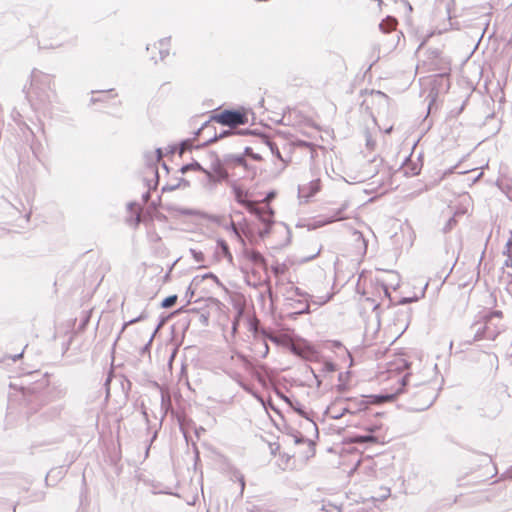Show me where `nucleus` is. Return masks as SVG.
<instances>
[{
  "mask_svg": "<svg viewBox=\"0 0 512 512\" xmlns=\"http://www.w3.org/2000/svg\"><path fill=\"white\" fill-rule=\"evenodd\" d=\"M62 41H59V42H55V43H50V44H43V48H57V47H60L62 45Z\"/></svg>",
  "mask_w": 512,
  "mask_h": 512,
  "instance_id": "46",
  "label": "nucleus"
},
{
  "mask_svg": "<svg viewBox=\"0 0 512 512\" xmlns=\"http://www.w3.org/2000/svg\"><path fill=\"white\" fill-rule=\"evenodd\" d=\"M492 408H490L488 405L486 406L484 412H485V415L487 417H491V418H494L496 416H498L502 410V406L499 402L497 401H494L492 403Z\"/></svg>",
  "mask_w": 512,
  "mask_h": 512,
  "instance_id": "20",
  "label": "nucleus"
},
{
  "mask_svg": "<svg viewBox=\"0 0 512 512\" xmlns=\"http://www.w3.org/2000/svg\"><path fill=\"white\" fill-rule=\"evenodd\" d=\"M102 101V98L91 97L90 103L95 104L96 102Z\"/></svg>",
  "mask_w": 512,
  "mask_h": 512,
  "instance_id": "52",
  "label": "nucleus"
},
{
  "mask_svg": "<svg viewBox=\"0 0 512 512\" xmlns=\"http://www.w3.org/2000/svg\"><path fill=\"white\" fill-rule=\"evenodd\" d=\"M273 271H274V273L278 274L279 273V268L278 267H274Z\"/></svg>",
  "mask_w": 512,
  "mask_h": 512,
  "instance_id": "58",
  "label": "nucleus"
},
{
  "mask_svg": "<svg viewBox=\"0 0 512 512\" xmlns=\"http://www.w3.org/2000/svg\"><path fill=\"white\" fill-rule=\"evenodd\" d=\"M146 317L144 313H141L137 318L131 319L128 322L124 323L122 330H124L128 325L134 324L140 320H143Z\"/></svg>",
  "mask_w": 512,
  "mask_h": 512,
  "instance_id": "39",
  "label": "nucleus"
},
{
  "mask_svg": "<svg viewBox=\"0 0 512 512\" xmlns=\"http://www.w3.org/2000/svg\"><path fill=\"white\" fill-rule=\"evenodd\" d=\"M294 410L297 411L301 416L303 417H307L306 413L300 408V407H296V406H293Z\"/></svg>",
  "mask_w": 512,
  "mask_h": 512,
  "instance_id": "48",
  "label": "nucleus"
},
{
  "mask_svg": "<svg viewBox=\"0 0 512 512\" xmlns=\"http://www.w3.org/2000/svg\"><path fill=\"white\" fill-rule=\"evenodd\" d=\"M128 209L132 212V213H135L136 214V217L135 219L133 220V225L134 226H137L139 223H140V209L138 207L137 204L135 203H129L128 204Z\"/></svg>",
  "mask_w": 512,
  "mask_h": 512,
  "instance_id": "26",
  "label": "nucleus"
},
{
  "mask_svg": "<svg viewBox=\"0 0 512 512\" xmlns=\"http://www.w3.org/2000/svg\"><path fill=\"white\" fill-rule=\"evenodd\" d=\"M13 512H16V506L13 507Z\"/></svg>",
  "mask_w": 512,
  "mask_h": 512,
  "instance_id": "64",
  "label": "nucleus"
},
{
  "mask_svg": "<svg viewBox=\"0 0 512 512\" xmlns=\"http://www.w3.org/2000/svg\"><path fill=\"white\" fill-rule=\"evenodd\" d=\"M353 236H354L355 240H357V241H358V240H361V241H362V244H363V248H364V249H366V242H365V240H364V238H363L362 233H361V232H359V231H354V232H353Z\"/></svg>",
  "mask_w": 512,
  "mask_h": 512,
  "instance_id": "42",
  "label": "nucleus"
},
{
  "mask_svg": "<svg viewBox=\"0 0 512 512\" xmlns=\"http://www.w3.org/2000/svg\"><path fill=\"white\" fill-rule=\"evenodd\" d=\"M202 279H210V280H213V281H214V282H215L219 287L224 288V285H223V283L219 280V278H218L215 274H213V273H211V272L204 274V275L202 276Z\"/></svg>",
  "mask_w": 512,
  "mask_h": 512,
  "instance_id": "31",
  "label": "nucleus"
},
{
  "mask_svg": "<svg viewBox=\"0 0 512 512\" xmlns=\"http://www.w3.org/2000/svg\"><path fill=\"white\" fill-rule=\"evenodd\" d=\"M212 171L217 175V180H224L227 178V172L221 167L220 163L212 164Z\"/></svg>",
  "mask_w": 512,
  "mask_h": 512,
  "instance_id": "23",
  "label": "nucleus"
},
{
  "mask_svg": "<svg viewBox=\"0 0 512 512\" xmlns=\"http://www.w3.org/2000/svg\"><path fill=\"white\" fill-rule=\"evenodd\" d=\"M365 165L368 166V167H371V163L366 162Z\"/></svg>",
  "mask_w": 512,
  "mask_h": 512,
  "instance_id": "61",
  "label": "nucleus"
},
{
  "mask_svg": "<svg viewBox=\"0 0 512 512\" xmlns=\"http://www.w3.org/2000/svg\"><path fill=\"white\" fill-rule=\"evenodd\" d=\"M505 474H506V476H507L508 478H512V468H511L510 470L506 471V473H505Z\"/></svg>",
  "mask_w": 512,
  "mask_h": 512,
  "instance_id": "56",
  "label": "nucleus"
},
{
  "mask_svg": "<svg viewBox=\"0 0 512 512\" xmlns=\"http://www.w3.org/2000/svg\"><path fill=\"white\" fill-rule=\"evenodd\" d=\"M22 354H23V353H20V354L14 355V356L12 357V360H13V361H16L17 359H19V358L22 356Z\"/></svg>",
  "mask_w": 512,
  "mask_h": 512,
  "instance_id": "55",
  "label": "nucleus"
},
{
  "mask_svg": "<svg viewBox=\"0 0 512 512\" xmlns=\"http://www.w3.org/2000/svg\"><path fill=\"white\" fill-rule=\"evenodd\" d=\"M310 304H312V303L310 301H308V299H306V302L298 301V302H295V305L293 303H291L290 305L295 310L294 311L295 314H302V313L309 312Z\"/></svg>",
  "mask_w": 512,
  "mask_h": 512,
  "instance_id": "19",
  "label": "nucleus"
},
{
  "mask_svg": "<svg viewBox=\"0 0 512 512\" xmlns=\"http://www.w3.org/2000/svg\"><path fill=\"white\" fill-rule=\"evenodd\" d=\"M346 412H350V407L348 406H345V407H341V408H338V406L336 404L328 407L326 413L329 417H331L332 419H339L341 418Z\"/></svg>",
  "mask_w": 512,
  "mask_h": 512,
  "instance_id": "15",
  "label": "nucleus"
},
{
  "mask_svg": "<svg viewBox=\"0 0 512 512\" xmlns=\"http://www.w3.org/2000/svg\"><path fill=\"white\" fill-rule=\"evenodd\" d=\"M262 144L265 145L273 155H275L277 158H279L281 161H283L282 157H281V154H280V151L278 149V147L276 146L275 143H273L272 141H270L268 138H263L262 139Z\"/></svg>",
  "mask_w": 512,
  "mask_h": 512,
  "instance_id": "21",
  "label": "nucleus"
},
{
  "mask_svg": "<svg viewBox=\"0 0 512 512\" xmlns=\"http://www.w3.org/2000/svg\"><path fill=\"white\" fill-rule=\"evenodd\" d=\"M245 154L250 155L255 160H260L261 156L258 153H253L252 148L246 147Z\"/></svg>",
  "mask_w": 512,
  "mask_h": 512,
  "instance_id": "41",
  "label": "nucleus"
},
{
  "mask_svg": "<svg viewBox=\"0 0 512 512\" xmlns=\"http://www.w3.org/2000/svg\"><path fill=\"white\" fill-rule=\"evenodd\" d=\"M311 371H312V373H313V377H314V379H315V381H316V386H317V387H320V385H321V379H320V376H319L318 374H316V373L314 372V370H313V369H312Z\"/></svg>",
  "mask_w": 512,
  "mask_h": 512,
  "instance_id": "47",
  "label": "nucleus"
},
{
  "mask_svg": "<svg viewBox=\"0 0 512 512\" xmlns=\"http://www.w3.org/2000/svg\"><path fill=\"white\" fill-rule=\"evenodd\" d=\"M273 197H274V193H273V192H271V193H269V194L265 197V199L263 200V202H265L266 204H268V201H269L270 199H272Z\"/></svg>",
  "mask_w": 512,
  "mask_h": 512,
  "instance_id": "51",
  "label": "nucleus"
},
{
  "mask_svg": "<svg viewBox=\"0 0 512 512\" xmlns=\"http://www.w3.org/2000/svg\"><path fill=\"white\" fill-rule=\"evenodd\" d=\"M249 212L255 214L264 225L273 224L274 212L268 204L258 207L256 203L255 209Z\"/></svg>",
  "mask_w": 512,
  "mask_h": 512,
  "instance_id": "10",
  "label": "nucleus"
},
{
  "mask_svg": "<svg viewBox=\"0 0 512 512\" xmlns=\"http://www.w3.org/2000/svg\"><path fill=\"white\" fill-rule=\"evenodd\" d=\"M215 254L218 258H225L230 265L234 264L233 255L230 252L228 244L223 239L217 240V248L215 250Z\"/></svg>",
  "mask_w": 512,
  "mask_h": 512,
  "instance_id": "13",
  "label": "nucleus"
},
{
  "mask_svg": "<svg viewBox=\"0 0 512 512\" xmlns=\"http://www.w3.org/2000/svg\"><path fill=\"white\" fill-rule=\"evenodd\" d=\"M387 276L391 278V280L398 279V276L393 272H389Z\"/></svg>",
  "mask_w": 512,
  "mask_h": 512,
  "instance_id": "53",
  "label": "nucleus"
},
{
  "mask_svg": "<svg viewBox=\"0 0 512 512\" xmlns=\"http://www.w3.org/2000/svg\"><path fill=\"white\" fill-rule=\"evenodd\" d=\"M231 162L238 166H246V161L241 155H233L230 158Z\"/></svg>",
  "mask_w": 512,
  "mask_h": 512,
  "instance_id": "33",
  "label": "nucleus"
},
{
  "mask_svg": "<svg viewBox=\"0 0 512 512\" xmlns=\"http://www.w3.org/2000/svg\"><path fill=\"white\" fill-rule=\"evenodd\" d=\"M176 150H177V146L176 145H170V146L167 147V152L168 153H174Z\"/></svg>",
  "mask_w": 512,
  "mask_h": 512,
  "instance_id": "50",
  "label": "nucleus"
},
{
  "mask_svg": "<svg viewBox=\"0 0 512 512\" xmlns=\"http://www.w3.org/2000/svg\"><path fill=\"white\" fill-rule=\"evenodd\" d=\"M335 370V364L332 363V362H325L323 363V366H322V371L323 372H333Z\"/></svg>",
  "mask_w": 512,
  "mask_h": 512,
  "instance_id": "40",
  "label": "nucleus"
},
{
  "mask_svg": "<svg viewBox=\"0 0 512 512\" xmlns=\"http://www.w3.org/2000/svg\"><path fill=\"white\" fill-rule=\"evenodd\" d=\"M212 129V126L210 125V121H206L195 133L196 136L202 134V133H209Z\"/></svg>",
  "mask_w": 512,
  "mask_h": 512,
  "instance_id": "34",
  "label": "nucleus"
},
{
  "mask_svg": "<svg viewBox=\"0 0 512 512\" xmlns=\"http://www.w3.org/2000/svg\"><path fill=\"white\" fill-rule=\"evenodd\" d=\"M375 174V171L374 170H369V171H365V172H362L360 173L357 177H355L354 179L358 182H364L366 181L367 179H369L370 177L374 176Z\"/></svg>",
  "mask_w": 512,
  "mask_h": 512,
  "instance_id": "28",
  "label": "nucleus"
},
{
  "mask_svg": "<svg viewBox=\"0 0 512 512\" xmlns=\"http://www.w3.org/2000/svg\"><path fill=\"white\" fill-rule=\"evenodd\" d=\"M194 295V290L191 288V286L188 287L185 297L188 299L187 302L189 303L191 301V298Z\"/></svg>",
  "mask_w": 512,
  "mask_h": 512,
  "instance_id": "45",
  "label": "nucleus"
},
{
  "mask_svg": "<svg viewBox=\"0 0 512 512\" xmlns=\"http://www.w3.org/2000/svg\"><path fill=\"white\" fill-rule=\"evenodd\" d=\"M190 253L197 262H201L204 259V254L201 251L190 249Z\"/></svg>",
  "mask_w": 512,
  "mask_h": 512,
  "instance_id": "37",
  "label": "nucleus"
},
{
  "mask_svg": "<svg viewBox=\"0 0 512 512\" xmlns=\"http://www.w3.org/2000/svg\"><path fill=\"white\" fill-rule=\"evenodd\" d=\"M160 60H164L169 55L170 38H163L158 42Z\"/></svg>",
  "mask_w": 512,
  "mask_h": 512,
  "instance_id": "17",
  "label": "nucleus"
},
{
  "mask_svg": "<svg viewBox=\"0 0 512 512\" xmlns=\"http://www.w3.org/2000/svg\"><path fill=\"white\" fill-rule=\"evenodd\" d=\"M176 300H177V295H171V296H169V297L165 298V299L162 301L161 306H162L163 308H169V307H171L172 305H174V304H175Z\"/></svg>",
  "mask_w": 512,
  "mask_h": 512,
  "instance_id": "30",
  "label": "nucleus"
},
{
  "mask_svg": "<svg viewBox=\"0 0 512 512\" xmlns=\"http://www.w3.org/2000/svg\"><path fill=\"white\" fill-rule=\"evenodd\" d=\"M448 30V27H444L443 29H439V33H442L443 31Z\"/></svg>",
  "mask_w": 512,
  "mask_h": 512,
  "instance_id": "59",
  "label": "nucleus"
},
{
  "mask_svg": "<svg viewBox=\"0 0 512 512\" xmlns=\"http://www.w3.org/2000/svg\"><path fill=\"white\" fill-rule=\"evenodd\" d=\"M250 360L240 353H234L230 357V362L227 364V374L233 378H240L245 372L251 369Z\"/></svg>",
  "mask_w": 512,
  "mask_h": 512,
  "instance_id": "5",
  "label": "nucleus"
},
{
  "mask_svg": "<svg viewBox=\"0 0 512 512\" xmlns=\"http://www.w3.org/2000/svg\"><path fill=\"white\" fill-rule=\"evenodd\" d=\"M270 227H271V225H264V228L259 230V236L261 238H264L265 236H267L270 233Z\"/></svg>",
  "mask_w": 512,
  "mask_h": 512,
  "instance_id": "43",
  "label": "nucleus"
},
{
  "mask_svg": "<svg viewBox=\"0 0 512 512\" xmlns=\"http://www.w3.org/2000/svg\"><path fill=\"white\" fill-rule=\"evenodd\" d=\"M459 214V212H455L454 216L450 217L445 226L443 227V231L446 233V232H449L451 231L454 226L456 225V216Z\"/></svg>",
  "mask_w": 512,
  "mask_h": 512,
  "instance_id": "27",
  "label": "nucleus"
},
{
  "mask_svg": "<svg viewBox=\"0 0 512 512\" xmlns=\"http://www.w3.org/2000/svg\"><path fill=\"white\" fill-rule=\"evenodd\" d=\"M188 170H195V171H202L203 173L206 174V176L208 177L209 180H213L214 179V176L212 174L211 171L207 170V169H204L198 162L194 161L190 164H187V165H184L182 168H181V172L182 173H185L186 171Z\"/></svg>",
  "mask_w": 512,
  "mask_h": 512,
  "instance_id": "16",
  "label": "nucleus"
},
{
  "mask_svg": "<svg viewBox=\"0 0 512 512\" xmlns=\"http://www.w3.org/2000/svg\"><path fill=\"white\" fill-rule=\"evenodd\" d=\"M320 252H321V246H315V248L313 249V253L310 255H307V256H303L301 258V262H306V261L314 259L316 256H318L320 254Z\"/></svg>",
  "mask_w": 512,
  "mask_h": 512,
  "instance_id": "29",
  "label": "nucleus"
},
{
  "mask_svg": "<svg viewBox=\"0 0 512 512\" xmlns=\"http://www.w3.org/2000/svg\"><path fill=\"white\" fill-rule=\"evenodd\" d=\"M390 495V489H385V494L382 495L383 498H387Z\"/></svg>",
  "mask_w": 512,
  "mask_h": 512,
  "instance_id": "54",
  "label": "nucleus"
},
{
  "mask_svg": "<svg viewBox=\"0 0 512 512\" xmlns=\"http://www.w3.org/2000/svg\"><path fill=\"white\" fill-rule=\"evenodd\" d=\"M320 190V180L315 179L308 184L299 187V196L308 199Z\"/></svg>",
  "mask_w": 512,
  "mask_h": 512,
  "instance_id": "12",
  "label": "nucleus"
},
{
  "mask_svg": "<svg viewBox=\"0 0 512 512\" xmlns=\"http://www.w3.org/2000/svg\"><path fill=\"white\" fill-rule=\"evenodd\" d=\"M496 334H493L491 335L489 332H488V337H494Z\"/></svg>",
  "mask_w": 512,
  "mask_h": 512,
  "instance_id": "60",
  "label": "nucleus"
},
{
  "mask_svg": "<svg viewBox=\"0 0 512 512\" xmlns=\"http://www.w3.org/2000/svg\"><path fill=\"white\" fill-rule=\"evenodd\" d=\"M25 414L28 419L38 415L39 421H51L58 418L62 408L59 405L49 406L47 396L44 394L32 395L26 403Z\"/></svg>",
  "mask_w": 512,
  "mask_h": 512,
  "instance_id": "2",
  "label": "nucleus"
},
{
  "mask_svg": "<svg viewBox=\"0 0 512 512\" xmlns=\"http://www.w3.org/2000/svg\"><path fill=\"white\" fill-rule=\"evenodd\" d=\"M169 405H170V396L168 394H165L162 392L161 393V406H162V409L165 410V413L167 412Z\"/></svg>",
  "mask_w": 512,
  "mask_h": 512,
  "instance_id": "32",
  "label": "nucleus"
},
{
  "mask_svg": "<svg viewBox=\"0 0 512 512\" xmlns=\"http://www.w3.org/2000/svg\"><path fill=\"white\" fill-rule=\"evenodd\" d=\"M387 282H388L387 279H383L382 280V289H383V292H384L385 296L390 297L389 292H388Z\"/></svg>",
  "mask_w": 512,
  "mask_h": 512,
  "instance_id": "44",
  "label": "nucleus"
},
{
  "mask_svg": "<svg viewBox=\"0 0 512 512\" xmlns=\"http://www.w3.org/2000/svg\"><path fill=\"white\" fill-rule=\"evenodd\" d=\"M231 479L234 480V481H238L239 484H240V495L243 494L244 492V489H245V479H244V475L239 472L238 470H234L231 474Z\"/></svg>",
  "mask_w": 512,
  "mask_h": 512,
  "instance_id": "22",
  "label": "nucleus"
},
{
  "mask_svg": "<svg viewBox=\"0 0 512 512\" xmlns=\"http://www.w3.org/2000/svg\"><path fill=\"white\" fill-rule=\"evenodd\" d=\"M210 121H215L230 128L246 123L247 118L244 113L239 111L224 110L220 114L211 117Z\"/></svg>",
  "mask_w": 512,
  "mask_h": 512,
  "instance_id": "7",
  "label": "nucleus"
},
{
  "mask_svg": "<svg viewBox=\"0 0 512 512\" xmlns=\"http://www.w3.org/2000/svg\"><path fill=\"white\" fill-rule=\"evenodd\" d=\"M295 293L298 296L306 297V299H308V301H310L312 304L317 305V306L324 305L332 297V295L329 293H326L324 295H315L313 293L312 294L304 293L299 288H295Z\"/></svg>",
  "mask_w": 512,
  "mask_h": 512,
  "instance_id": "11",
  "label": "nucleus"
},
{
  "mask_svg": "<svg viewBox=\"0 0 512 512\" xmlns=\"http://www.w3.org/2000/svg\"><path fill=\"white\" fill-rule=\"evenodd\" d=\"M23 91L34 110L46 111L56 96L54 76L34 68L30 74L29 84L24 86Z\"/></svg>",
  "mask_w": 512,
  "mask_h": 512,
  "instance_id": "1",
  "label": "nucleus"
},
{
  "mask_svg": "<svg viewBox=\"0 0 512 512\" xmlns=\"http://www.w3.org/2000/svg\"><path fill=\"white\" fill-rule=\"evenodd\" d=\"M347 206H348L347 203L342 204L341 208L334 211L325 221L322 222V224H327V223H331L334 221L344 219V217L342 216V213L347 208Z\"/></svg>",
  "mask_w": 512,
  "mask_h": 512,
  "instance_id": "18",
  "label": "nucleus"
},
{
  "mask_svg": "<svg viewBox=\"0 0 512 512\" xmlns=\"http://www.w3.org/2000/svg\"><path fill=\"white\" fill-rule=\"evenodd\" d=\"M370 145H372V142L368 141L367 146H370Z\"/></svg>",
  "mask_w": 512,
  "mask_h": 512,
  "instance_id": "63",
  "label": "nucleus"
},
{
  "mask_svg": "<svg viewBox=\"0 0 512 512\" xmlns=\"http://www.w3.org/2000/svg\"><path fill=\"white\" fill-rule=\"evenodd\" d=\"M242 315H243V310L240 308V309H238V311L232 321V330H231L232 337H234L237 333L239 321H240Z\"/></svg>",
  "mask_w": 512,
  "mask_h": 512,
  "instance_id": "25",
  "label": "nucleus"
},
{
  "mask_svg": "<svg viewBox=\"0 0 512 512\" xmlns=\"http://www.w3.org/2000/svg\"><path fill=\"white\" fill-rule=\"evenodd\" d=\"M430 374L431 370L427 367H424L420 374L407 372L400 378V388L397 389V392L410 393L415 389H420L422 385L429 383L427 377L430 376Z\"/></svg>",
  "mask_w": 512,
  "mask_h": 512,
  "instance_id": "4",
  "label": "nucleus"
},
{
  "mask_svg": "<svg viewBox=\"0 0 512 512\" xmlns=\"http://www.w3.org/2000/svg\"><path fill=\"white\" fill-rule=\"evenodd\" d=\"M395 25L396 20L394 18H387L379 24V27L382 31L389 32L390 30L394 29Z\"/></svg>",
  "mask_w": 512,
  "mask_h": 512,
  "instance_id": "24",
  "label": "nucleus"
},
{
  "mask_svg": "<svg viewBox=\"0 0 512 512\" xmlns=\"http://www.w3.org/2000/svg\"><path fill=\"white\" fill-rule=\"evenodd\" d=\"M230 134V131H222L219 135L215 134L213 137H209L206 140V143H211L213 141H216L218 138H223Z\"/></svg>",
  "mask_w": 512,
  "mask_h": 512,
  "instance_id": "38",
  "label": "nucleus"
},
{
  "mask_svg": "<svg viewBox=\"0 0 512 512\" xmlns=\"http://www.w3.org/2000/svg\"><path fill=\"white\" fill-rule=\"evenodd\" d=\"M370 145H372V142L368 141L367 146H370Z\"/></svg>",
  "mask_w": 512,
  "mask_h": 512,
  "instance_id": "62",
  "label": "nucleus"
},
{
  "mask_svg": "<svg viewBox=\"0 0 512 512\" xmlns=\"http://www.w3.org/2000/svg\"><path fill=\"white\" fill-rule=\"evenodd\" d=\"M229 229L233 232L235 237L243 244L242 256L249 261L253 266L258 268L266 269V260L263 255L253 249H249L245 246V242L241 237L236 225L232 222L229 226Z\"/></svg>",
  "mask_w": 512,
  "mask_h": 512,
  "instance_id": "6",
  "label": "nucleus"
},
{
  "mask_svg": "<svg viewBox=\"0 0 512 512\" xmlns=\"http://www.w3.org/2000/svg\"><path fill=\"white\" fill-rule=\"evenodd\" d=\"M379 429L378 426L368 428V433L365 435H354L349 437L350 443L363 444V443H378L380 442L379 436L374 433Z\"/></svg>",
  "mask_w": 512,
  "mask_h": 512,
  "instance_id": "8",
  "label": "nucleus"
},
{
  "mask_svg": "<svg viewBox=\"0 0 512 512\" xmlns=\"http://www.w3.org/2000/svg\"><path fill=\"white\" fill-rule=\"evenodd\" d=\"M413 397L411 409L414 411H424L428 409L436 400L438 396V389L436 383H428L422 385L420 389H415L410 392Z\"/></svg>",
  "mask_w": 512,
  "mask_h": 512,
  "instance_id": "3",
  "label": "nucleus"
},
{
  "mask_svg": "<svg viewBox=\"0 0 512 512\" xmlns=\"http://www.w3.org/2000/svg\"><path fill=\"white\" fill-rule=\"evenodd\" d=\"M494 317L501 318L502 312L501 311H493L491 312L486 318H487V329L489 330V325L492 324V319Z\"/></svg>",
  "mask_w": 512,
  "mask_h": 512,
  "instance_id": "35",
  "label": "nucleus"
},
{
  "mask_svg": "<svg viewBox=\"0 0 512 512\" xmlns=\"http://www.w3.org/2000/svg\"><path fill=\"white\" fill-rule=\"evenodd\" d=\"M195 282H196V283H198V282H199V277H198V276H197V277H194V279H193V281H192V283H195Z\"/></svg>",
  "mask_w": 512,
  "mask_h": 512,
  "instance_id": "57",
  "label": "nucleus"
},
{
  "mask_svg": "<svg viewBox=\"0 0 512 512\" xmlns=\"http://www.w3.org/2000/svg\"><path fill=\"white\" fill-rule=\"evenodd\" d=\"M232 189H233L235 200L239 204L243 205L248 211H252L255 209L256 202L250 201L248 199V197H249L248 191L243 190L241 187H239L235 184L232 186Z\"/></svg>",
  "mask_w": 512,
  "mask_h": 512,
  "instance_id": "9",
  "label": "nucleus"
},
{
  "mask_svg": "<svg viewBox=\"0 0 512 512\" xmlns=\"http://www.w3.org/2000/svg\"><path fill=\"white\" fill-rule=\"evenodd\" d=\"M163 157L162 150L160 148L156 149V159L160 161Z\"/></svg>",
  "mask_w": 512,
  "mask_h": 512,
  "instance_id": "49",
  "label": "nucleus"
},
{
  "mask_svg": "<svg viewBox=\"0 0 512 512\" xmlns=\"http://www.w3.org/2000/svg\"><path fill=\"white\" fill-rule=\"evenodd\" d=\"M192 147L191 140H185L181 142L179 147V154L182 155L186 150L190 149Z\"/></svg>",
  "mask_w": 512,
  "mask_h": 512,
  "instance_id": "36",
  "label": "nucleus"
},
{
  "mask_svg": "<svg viewBox=\"0 0 512 512\" xmlns=\"http://www.w3.org/2000/svg\"><path fill=\"white\" fill-rule=\"evenodd\" d=\"M406 369H411V364L407 362V360L403 357H397L393 361L389 362L387 371L388 373H401Z\"/></svg>",
  "mask_w": 512,
  "mask_h": 512,
  "instance_id": "14",
  "label": "nucleus"
}]
</instances>
